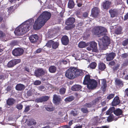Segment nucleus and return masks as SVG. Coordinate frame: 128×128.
<instances>
[{
  "label": "nucleus",
  "mask_w": 128,
  "mask_h": 128,
  "mask_svg": "<svg viewBox=\"0 0 128 128\" xmlns=\"http://www.w3.org/2000/svg\"><path fill=\"white\" fill-rule=\"evenodd\" d=\"M32 22L30 21H27L25 24L23 25L21 27L17 28L14 31L16 34L18 36L22 35L28 31Z\"/></svg>",
  "instance_id": "nucleus-1"
},
{
  "label": "nucleus",
  "mask_w": 128,
  "mask_h": 128,
  "mask_svg": "<svg viewBox=\"0 0 128 128\" xmlns=\"http://www.w3.org/2000/svg\"><path fill=\"white\" fill-rule=\"evenodd\" d=\"M106 29L102 26H98L94 28V33L95 34L97 35L98 37H100L105 34H106L107 32Z\"/></svg>",
  "instance_id": "nucleus-2"
},
{
  "label": "nucleus",
  "mask_w": 128,
  "mask_h": 128,
  "mask_svg": "<svg viewBox=\"0 0 128 128\" xmlns=\"http://www.w3.org/2000/svg\"><path fill=\"white\" fill-rule=\"evenodd\" d=\"M51 16V14L47 12H43L38 18V19L42 20V22L45 24L46 22L49 20Z\"/></svg>",
  "instance_id": "nucleus-3"
},
{
  "label": "nucleus",
  "mask_w": 128,
  "mask_h": 128,
  "mask_svg": "<svg viewBox=\"0 0 128 128\" xmlns=\"http://www.w3.org/2000/svg\"><path fill=\"white\" fill-rule=\"evenodd\" d=\"M75 22V19L73 18H68L66 22V24L67 25L65 27V29L69 30L74 28L75 25L73 24Z\"/></svg>",
  "instance_id": "nucleus-4"
},
{
  "label": "nucleus",
  "mask_w": 128,
  "mask_h": 128,
  "mask_svg": "<svg viewBox=\"0 0 128 128\" xmlns=\"http://www.w3.org/2000/svg\"><path fill=\"white\" fill-rule=\"evenodd\" d=\"M74 71V67H70L66 72V76L70 79H72L75 78Z\"/></svg>",
  "instance_id": "nucleus-5"
},
{
  "label": "nucleus",
  "mask_w": 128,
  "mask_h": 128,
  "mask_svg": "<svg viewBox=\"0 0 128 128\" xmlns=\"http://www.w3.org/2000/svg\"><path fill=\"white\" fill-rule=\"evenodd\" d=\"M89 46L87 48V50L88 51L92 50L93 52L98 53L99 52L97 47V43L94 41H92L89 43Z\"/></svg>",
  "instance_id": "nucleus-6"
},
{
  "label": "nucleus",
  "mask_w": 128,
  "mask_h": 128,
  "mask_svg": "<svg viewBox=\"0 0 128 128\" xmlns=\"http://www.w3.org/2000/svg\"><path fill=\"white\" fill-rule=\"evenodd\" d=\"M102 42L103 44L100 45L99 43L98 44L100 48L103 46H108L110 44V38L107 36H104L102 38Z\"/></svg>",
  "instance_id": "nucleus-7"
},
{
  "label": "nucleus",
  "mask_w": 128,
  "mask_h": 128,
  "mask_svg": "<svg viewBox=\"0 0 128 128\" xmlns=\"http://www.w3.org/2000/svg\"><path fill=\"white\" fill-rule=\"evenodd\" d=\"M44 24V23L43 22L42 20H40V19H38V18L35 22L33 25V28L35 30H38Z\"/></svg>",
  "instance_id": "nucleus-8"
},
{
  "label": "nucleus",
  "mask_w": 128,
  "mask_h": 128,
  "mask_svg": "<svg viewBox=\"0 0 128 128\" xmlns=\"http://www.w3.org/2000/svg\"><path fill=\"white\" fill-rule=\"evenodd\" d=\"M97 82L96 80L94 79H92L87 85V87L89 89H93L97 87Z\"/></svg>",
  "instance_id": "nucleus-9"
},
{
  "label": "nucleus",
  "mask_w": 128,
  "mask_h": 128,
  "mask_svg": "<svg viewBox=\"0 0 128 128\" xmlns=\"http://www.w3.org/2000/svg\"><path fill=\"white\" fill-rule=\"evenodd\" d=\"M124 82L121 79L116 78L115 80V84L116 88L119 90L120 89L124 86Z\"/></svg>",
  "instance_id": "nucleus-10"
},
{
  "label": "nucleus",
  "mask_w": 128,
  "mask_h": 128,
  "mask_svg": "<svg viewBox=\"0 0 128 128\" xmlns=\"http://www.w3.org/2000/svg\"><path fill=\"white\" fill-rule=\"evenodd\" d=\"M24 52L23 49L20 48H17L13 50L12 54L14 56H19L21 55Z\"/></svg>",
  "instance_id": "nucleus-11"
},
{
  "label": "nucleus",
  "mask_w": 128,
  "mask_h": 128,
  "mask_svg": "<svg viewBox=\"0 0 128 128\" xmlns=\"http://www.w3.org/2000/svg\"><path fill=\"white\" fill-rule=\"evenodd\" d=\"M21 62L20 59H14L10 61L8 63L7 66L8 68L14 67L15 65L20 63Z\"/></svg>",
  "instance_id": "nucleus-12"
},
{
  "label": "nucleus",
  "mask_w": 128,
  "mask_h": 128,
  "mask_svg": "<svg viewBox=\"0 0 128 128\" xmlns=\"http://www.w3.org/2000/svg\"><path fill=\"white\" fill-rule=\"evenodd\" d=\"M100 12L99 8L97 7H94L92 9L91 15L92 17L96 18L98 16Z\"/></svg>",
  "instance_id": "nucleus-13"
},
{
  "label": "nucleus",
  "mask_w": 128,
  "mask_h": 128,
  "mask_svg": "<svg viewBox=\"0 0 128 128\" xmlns=\"http://www.w3.org/2000/svg\"><path fill=\"white\" fill-rule=\"evenodd\" d=\"M109 12L110 15V17L112 18H113L115 17H117L119 13V10L117 8L111 9L109 10Z\"/></svg>",
  "instance_id": "nucleus-14"
},
{
  "label": "nucleus",
  "mask_w": 128,
  "mask_h": 128,
  "mask_svg": "<svg viewBox=\"0 0 128 128\" xmlns=\"http://www.w3.org/2000/svg\"><path fill=\"white\" fill-rule=\"evenodd\" d=\"M75 78L80 76H83L84 75V72L85 71L82 70H80L74 67Z\"/></svg>",
  "instance_id": "nucleus-15"
},
{
  "label": "nucleus",
  "mask_w": 128,
  "mask_h": 128,
  "mask_svg": "<svg viewBox=\"0 0 128 128\" xmlns=\"http://www.w3.org/2000/svg\"><path fill=\"white\" fill-rule=\"evenodd\" d=\"M45 72L42 68H39L35 70L34 72L35 76L38 77H40L44 75Z\"/></svg>",
  "instance_id": "nucleus-16"
},
{
  "label": "nucleus",
  "mask_w": 128,
  "mask_h": 128,
  "mask_svg": "<svg viewBox=\"0 0 128 128\" xmlns=\"http://www.w3.org/2000/svg\"><path fill=\"white\" fill-rule=\"evenodd\" d=\"M29 39L32 43L35 44L38 40V37L36 34H33L30 36Z\"/></svg>",
  "instance_id": "nucleus-17"
},
{
  "label": "nucleus",
  "mask_w": 128,
  "mask_h": 128,
  "mask_svg": "<svg viewBox=\"0 0 128 128\" xmlns=\"http://www.w3.org/2000/svg\"><path fill=\"white\" fill-rule=\"evenodd\" d=\"M116 56V54L114 52L107 54L106 55V60L108 61H111L113 60Z\"/></svg>",
  "instance_id": "nucleus-18"
},
{
  "label": "nucleus",
  "mask_w": 128,
  "mask_h": 128,
  "mask_svg": "<svg viewBox=\"0 0 128 128\" xmlns=\"http://www.w3.org/2000/svg\"><path fill=\"white\" fill-rule=\"evenodd\" d=\"M122 27L120 26H117L115 27L114 30V34H122Z\"/></svg>",
  "instance_id": "nucleus-19"
},
{
  "label": "nucleus",
  "mask_w": 128,
  "mask_h": 128,
  "mask_svg": "<svg viewBox=\"0 0 128 128\" xmlns=\"http://www.w3.org/2000/svg\"><path fill=\"white\" fill-rule=\"evenodd\" d=\"M111 4L110 2L108 0L105 1V2L103 3L102 7L104 9L106 10L109 9Z\"/></svg>",
  "instance_id": "nucleus-20"
},
{
  "label": "nucleus",
  "mask_w": 128,
  "mask_h": 128,
  "mask_svg": "<svg viewBox=\"0 0 128 128\" xmlns=\"http://www.w3.org/2000/svg\"><path fill=\"white\" fill-rule=\"evenodd\" d=\"M6 102L7 105L12 106L15 103L16 100L13 98H9L7 100Z\"/></svg>",
  "instance_id": "nucleus-21"
},
{
  "label": "nucleus",
  "mask_w": 128,
  "mask_h": 128,
  "mask_svg": "<svg viewBox=\"0 0 128 128\" xmlns=\"http://www.w3.org/2000/svg\"><path fill=\"white\" fill-rule=\"evenodd\" d=\"M92 79H90V76L89 74L86 75L84 77L83 82V84L84 85H87L89 83Z\"/></svg>",
  "instance_id": "nucleus-22"
},
{
  "label": "nucleus",
  "mask_w": 128,
  "mask_h": 128,
  "mask_svg": "<svg viewBox=\"0 0 128 128\" xmlns=\"http://www.w3.org/2000/svg\"><path fill=\"white\" fill-rule=\"evenodd\" d=\"M61 42L62 44L66 45L68 43L69 39L68 37L66 36H63L61 39Z\"/></svg>",
  "instance_id": "nucleus-23"
},
{
  "label": "nucleus",
  "mask_w": 128,
  "mask_h": 128,
  "mask_svg": "<svg viewBox=\"0 0 128 128\" xmlns=\"http://www.w3.org/2000/svg\"><path fill=\"white\" fill-rule=\"evenodd\" d=\"M120 103V100L119 97L118 96H116L113 99L112 102V104L113 106H116Z\"/></svg>",
  "instance_id": "nucleus-24"
},
{
  "label": "nucleus",
  "mask_w": 128,
  "mask_h": 128,
  "mask_svg": "<svg viewBox=\"0 0 128 128\" xmlns=\"http://www.w3.org/2000/svg\"><path fill=\"white\" fill-rule=\"evenodd\" d=\"M98 67L99 70L101 71H103L106 68V66L104 63L102 62H100L98 64Z\"/></svg>",
  "instance_id": "nucleus-25"
},
{
  "label": "nucleus",
  "mask_w": 128,
  "mask_h": 128,
  "mask_svg": "<svg viewBox=\"0 0 128 128\" xmlns=\"http://www.w3.org/2000/svg\"><path fill=\"white\" fill-rule=\"evenodd\" d=\"M61 100V98L56 94L54 95L53 98V102L54 103H57L60 102Z\"/></svg>",
  "instance_id": "nucleus-26"
},
{
  "label": "nucleus",
  "mask_w": 128,
  "mask_h": 128,
  "mask_svg": "<svg viewBox=\"0 0 128 128\" xmlns=\"http://www.w3.org/2000/svg\"><path fill=\"white\" fill-rule=\"evenodd\" d=\"M82 88L81 86L77 84L73 86L71 88L72 90L73 91H76L79 90Z\"/></svg>",
  "instance_id": "nucleus-27"
},
{
  "label": "nucleus",
  "mask_w": 128,
  "mask_h": 128,
  "mask_svg": "<svg viewBox=\"0 0 128 128\" xmlns=\"http://www.w3.org/2000/svg\"><path fill=\"white\" fill-rule=\"evenodd\" d=\"M24 85L21 84H18L16 86V89L18 90L21 91L24 90Z\"/></svg>",
  "instance_id": "nucleus-28"
},
{
  "label": "nucleus",
  "mask_w": 128,
  "mask_h": 128,
  "mask_svg": "<svg viewBox=\"0 0 128 128\" xmlns=\"http://www.w3.org/2000/svg\"><path fill=\"white\" fill-rule=\"evenodd\" d=\"M75 6L74 2L73 0H69L68 3V7L70 9L73 8Z\"/></svg>",
  "instance_id": "nucleus-29"
},
{
  "label": "nucleus",
  "mask_w": 128,
  "mask_h": 128,
  "mask_svg": "<svg viewBox=\"0 0 128 128\" xmlns=\"http://www.w3.org/2000/svg\"><path fill=\"white\" fill-rule=\"evenodd\" d=\"M57 68L56 66H51L49 68V72L51 73H54L56 70Z\"/></svg>",
  "instance_id": "nucleus-30"
},
{
  "label": "nucleus",
  "mask_w": 128,
  "mask_h": 128,
  "mask_svg": "<svg viewBox=\"0 0 128 128\" xmlns=\"http://www.w3.org/2000/svg\"><path fill=\"white\" fill-rule=\"evenodd\" d=\"M102 99V98L101 97H98L92 101V103L93 104V105H95L96 104L98 103L99 101Z\"/></svg>",
  "instance_id": "nucleus-31"
},
{
  "label": "nucleus",
  "mask_w": 128,
  "mask_h": 128,
  "mask_svg": "<svg viewBox=\"0 0 128 128\" xmlns=\"http://www.w3.org/2000/svg\"><path fill=\"white\" fill-rule=\"evenodd\" d=\"M75 98V97L72 96H70L66 97L65 99L66 102H70L72 101Z\"/></svg>",
  "instance_id": "nucleus-32"
},
{
  "label": "nucleus",
  "mask_w": 128,
  "mask_h": 128,
  "mask_svg": "<svg viewBox=\"0 0 128 128\" xmlns=\"http://www.w3.org/2000/svg\"><path fill=\"white\" fill-rule=\"evenodd\" d=\"M102 86L101 87L104 90H106L107 87L106 81L105 79H102L101 80Z\"/></svg>",
  "instance_id": "nucleus-33"
},
{
  "label": "nucleus",
  "mask_w": 128,
  "mask_h": 128,
  "mask_svg": "<svg viewBox=\"0 0 128 128\" xmlns=\"http://www.w3.org/2000/svg\"><path fill=\"white\" fill-rule=\"evenodd\" d=\"M122 113V110L119 108H117L116 110H115L114 112V114L117 116L120 115Z\"/></svg>",
  "instance_id": "nucleus-34"
},
{
  "label": "nucleus",
  "mask_w": 128,
  "mask_h": 128,
  "mask_svg": "<svg viewBox=\"0 0 128 128\" xmlns=\"http://www.w3.org/2000/svg\"><path fill=\"white\" fill-rule=\"evenodd\" d=\"M97 66L96 63L95 62H92L88 66V68L93 69L96 67Z\"/></svg>",
  "instance_id": "nucleus-35"
},
{
  "label": "nucleus",
  "mask_w": 128,
  "mask_h": 128,
  "mask_svg": "<svg viewBox=\"0 0 128 128\" xmlns=\"http://www.w3.org/2000/svg\"><path fill=\"white\" fill-rule=\"evenodd\" d=\"M74 110H72L70 112V114L74 116H77L78 114V111L76 109H74Z\"/></svg>",
  "instance_id": "nucleus-36"
},
{
  "label": "nucleus",
  "mask_w": 128,
  "mask_h": 128,
  "mask_svg": "<svg viewBox=\"0 0 128 128\" xmlns=\"http://www.w3.org/2000/svg\"><path fill=\"white\" fill-rule=\"evenodd\" d=\"M54 41L52 40H49L47 43L46 46L48 47L51 48L52 46Z\"/></svg>",
  "instance_id": "nucleus-37"
},
{
  "label": "nucleus",
  "mask_w": 128,
  "mask_h": 128,
  "mask_svg": "<svg viewBox=\"0 0 128 128\" xmlns=\"http://www.w3.org/2000/svg\"><path fill=\"white\" fill-rule=\"evenodd\" d=\"M78 46L80 48H84L86 46V44L84 42H81L78 44Z\"/></svg>",
  "instance_id": "nucleus-38"
},
{
  "label": "nucleus",
  "mask_w": 128,
  "mask_h": 128,
  "mask_svg": "<svg viewBox=\"0 0 128 128\" xmlns=\"http://www.w3.org/2000/svg\"><path fill=\"white\" fill-rule=\"evenodd\" d=\"M59 46V43L58 42L54 41L52 47V48L56 49Z\"/></svg>",
  "instance_id": "nucleus-39"
},
{
  "label": "nucleus",
  "mask_w": 128,
  "mask_h": 128,
  "mask_svg": "<svg viewBox=\"0 0 128 128\" xmlns=\"http://www.w3.org/2000/svg\"><path fill=\"white\" fill-rule=\"evenodd\" d=\"M114 116L112 114H110L107 119V121L108 122H110L113 120Z\"/></svg>",
  "instance_id": "nucleus-40"
},
{
  "label": "nucleus",
  "mask_w": 128,
  "mask_h": 128,
  "mask_svg": "<svg viewBox=\"0 0 128 128\" xmlns=\"http://www.w3.org/2000/svg\"><path fill=\"white\" fill-rule=\"evenodd\" d=\"M92 102H90L86 103L83 106L84 107H87L88 108H90L92 107L93 105Z\"/></svg>",
  "instance_id": "nucleus-41"
},
{
  "label": "nucleus",
  "mask_w": 128,
  "mask_h": 128,
  "mask_svg": "<svg viewBox=\"0 0 128 128\" xmlns=\"http://www.w3.org/2000/svg\"><path fill=\"white\" fill-rule=\"evenodd\" d=\"M81 110L84 114H88L89 112L88 110L86 108H81Z\"/></svg>",
  "instance_id": "nucleus-42"
},
{
  "label": "nucleus",
  "mask_w": 128,
  "mask_h": 128,
  "mask_svg": "<svg viewBox=\"0 0 128 128\" xmlns=\"http://www.w3.org/2000/svg\"><path fill=\"white\" fill-rule=\"evenodd\" d=\"M120 66V64H118L116 66H114L112 68V70L114 72H115L118 69Z\"/></svg>",
  "instance_id": "nucleus-43"
},
{
  "label": "nucleus",
  "mask_w": 128,
  "mask_h": 128,
  "mask_svg": "<svg viewBox=\"0 0 128 128\" xmlns=\"http://www.w3.org/2000/svg\"><path fill=\"white\" fill-rule=\"evenodd\" d=\"M66 90L64 88H61L60 90V93L61 94H64L66 92Z\"/></svg>",
  "instance_id": "nucleus-44"
},
{
  "label": "nucleus",
  "mask_w": 128,
  "mask_h": 128,
  "mask_svg": "<svg viewBox=\"0 0 128 128\" xmlns=\"http://www.w3.org/2000/svg\"><path fill=\"white\" fill-rule=\"evenodd\" d=\"M115 94H110L107 97V99L109 100L113 98Z\"/></svg>",
  "instance_id": "nucleus-45"
},
{
  "label": "nucleus",
  "mask_w": 128,
  "mask_h": 128,
  "mask_svg": "<svg viewBox=\"0 0 128 128\" xmlns=\"http://www.w3.org/2000/svg\"><path fill=\"white\" fill-rule=\"evenodd\" d=\"M128 44V38L122 41V45L124 46H125Z\"/></svg>",
  "instance_id": "nucleus-46"
},
{
  "label": "nucleus",
  "mask_w": 128,
  "mask_h": 128,
  "mask_svg": "<svg viewBox=\"0 0 128 128\" xmlns=\"http://www.w3.org/2000/svg\"><path fill=\"white\" fill-rule=\"evenodd\" d=\"M42 102H46L48 100V99L49 97L48 96H45L42 97Z\"/></svg>",
  "instance_id": "nucleus-47"
},
{
  "label": "nucleus",
  "mask_w": 128,
  "mask_h": 128,
  "mask_svg": "<svg viewBox=\"0 0 128 128\" xmlns=\"http://www.w3.org/2000/svg\"><path fill=\"white\" fill-rule=\"evenodd\" d=\"M41 83V82L40 81L37 80H35L34 82V84L35 85H40Z\"/></svg>",
  "instance_id": "nucleus-48"
},
{
  "label": "nucleus",
  "mask_w": 128,
  "mask_h": 128,
  "mask_svg": "<svg viewBox=\"0 0 128 128\" xmlns=\"http://www.w3.org/2000/svg\"><path fill=\"white\" fill-rule=\"evenodd\" d=\"M38 89L40 90L44 91L45 90V88L44 86H39L38 88Z\"/></svg>",
  "instance_id": "nucleus-49"
},
{
  "label": "nucleus",
  "mask_w": 128,
  "mask_h": 128,
  "mask_svg": "<svg viewBox=\"0 0 128 128\" xmlns=\"http://www.w3.org/2000/svg\"><path fill=\"white\" fill-rule=\"evenodd\" d=\"M45 108L47 110L50 112L53 111L54 109V108L52 107H46Z\"/></svg>",
  "instance_id": "nucleus-50"
},
{
  "label": "nucleus",
  "mask_w": 128,
  "mask_h": 128,
  "mask_svg": "<svg viewBox=\"0 0 128 128\" xmlns=\"http://www.w3.org/2000/svg\"><path fill=\"white\" fill-rule=\"evenodd\" d=\"M16 108L20 110L22 108L23 105L22 104H19L16 105Z\"/></svg>",
  "instance_id": "nucleus-51"
},
{
  "label": "nucleus",
  "mask_w": 128,
  "mask_h": 128,
  "mask_svg": "<svg viewBox=\"0 0 128 128\" xmlns=\"http://www.w3.org/2000/svg\"><path fill=\"white\" fill-rule=\"evenodd\" d=\"M36 102L38 103L42 102H43L42 97H40L39 98H36Z\"/></svg>",
  "instance_id": "nucleus-52"
},
{
  "label": "nucleus",
  "mask_w": 128,
  "mask_h": 128,
  "mask_svg": "<svg viewBox=\"0 0 128 128\" xmlns=\"http://www.w3.org/2000/svg\"><path fill=\"white\" fill-rule=\"evenodd\" d=\"M5 36V34L2 31L0 30V38H4Z\"/></svg>",
  "instance_id": "nucleus-53"
},
{
  "label": "nucleus",
  "mask_w": 128,
  "mask_h": 128,
  "mask_svg": "<svg viewBox=\"0 0 128 128\" xmlns=\"http://www.w3.org/2000/svg\"><path fill=\"white\" fill-rule=\"evenodd\" d=\"M80 0H77L76 2L77 3V6L78 7H80L82 6V4L81 2H80Z\"/></svg>",
  "instance_id": "nucleus-54"
},
{
  "label": "nucleus",
  "mask_w": 128,
  "mask_h": 128,
  "mask_svg": "<svg viewBox=\"0 0 128 128\" xmlns=\"http://www.w3.org/2000/svg\"><path fill=\"white\" fill-rule=\"evenodd\" d=\"M128 56V54L126 53H125L122 54L121 57L124 58H126Z\"/></svg>",
  "instance_id": "nucleus-55"
},
{
  "label": "nucleus",
  "mask_w": 128,
  "mask_h": 128,
  "mask_svg": "<svg viewBox=\"0 0 128 128\" xmlns=\"http://www.w3.org/2000/svg\"><path fill=\"white\" fill-rule=\"evenodd\" d=\"M30 106H27L25 108L24 110V112H28L30 110Z\"/></svg>",
  "instance_id": "nucleus-56"
},
{
  "label": "nucleus",
  "mask_w": 128,
  "mask_h": 128,
  "mask_svg": "<svg viewBox=\"0 0 128 128\" xmlns=\"http://www.w3.org/2000/svg\"><path fill=\"white\" fill-rule=\"evenodd\" d=\"M115 108L114 107H112L110 108L108 110L110 111V112L112 113L113 112L114 113V111H115Z\"/></svg>",
  "instance_id": "nucleus-57"
},
{
  "label": "nucleus",
  "mask_w": 128,
  "mask_h": 128,
  "mask_svg": "<svg viewBox=\"0 0 128 128\" xmlns=\"http://www.w3.org/2000/svg\"><path fill=\"white\" fill-rule=\"evenodd\" d=\"M115 62L114 61H112L109 62V64L111 66H113L115 64Z\"/></svg>",
  "instance_id": "nucleus-58"
},
{
  "label": "nucleus",
  "mask_w": 128,
  "mask_h": 128,
  "mask_svg": "<svg viewBox=\"0 0 128 128\" xmlns=\"http://www.w3.org/2000/svg\"><path fill=\"white\" fill-rule=\"evenodd\" d=\"M24 71H26L28 72H30V70L28 67L26 66L24 67Z\"/></svg>",
  "instance_id": "nucleus-59"
},
{
  "label": "nucleus",
  "mask_w": 128,
  "mask_h": 128,
  "mask_svg": "<svg viewBox=\"0 0 128 128\" xmlns=\"http://www.w3.org/2000/svg\"><path fill=\"white\" fill-rule=\"evenodd\" d=\"M128 19V12L124 16V20H126Z\"/></svg>",
  "instance_id": "nucleus-60"
},
{
  "label": "nucleus",
  "mask_w": 128,
  "mask_h": 128,
  "mask_svg": "<svg viewBox=\"0 0 128 128\" xmlns=\"http://www.w3.org/2000/svg\"><path fill=\"white\" fill-rule=\"evenodd\" d=\"M124 92L125 95L128 97V88L125 90Z\"/></svg>",
  "instance_id": "nucleus-61"
},
{
  "label": "nucleus",
  "mask_w": 128,
  "mask_h": 128,
  "mask_svg": "<svg viewBox=\"0 0 128 128\" xmlns=\"http://www.w3.org/2000/svg\"><path fill=\"white\" fill-rule=\"evenodd\" d=\"M88 14L87 12H85L83 14V16L85 18H86L88 16Z\"/></svg>",
  "instance_id": "nucleus-62"
},
{
  "label": "nucleus",
  "mask_w": 128,
  "mask_h": 128,
  "mask_svg": "<svg viewBox=\"0 0 128 128\" xmlns=\"http://www.w3.org/2000/svg\"><path fill=\"white\" fill-rule=\"evenodd\" d=\"M42 50V49L40 48H39L38 49L36 50V53H40L41 51Z\"/></svg>",
  "instance_id": "nucleus-63"
},
{
  "label": "nucleus",
  "mask_w": 128,
  "mask_h": 128,
  "mask_svg": "<svg viewBox=\"0 0 128 128\" xmlns=\"http://www.w3.org/2000/svg\"><path fill=\"white\" fill-rule=\"evenodd\" d=\"M106 101H104L103 102H102L101 103V104L102 106H104L106 105Z\"/></svg>",
  "instance_id": "nucleus-64"
}]
</instances>
